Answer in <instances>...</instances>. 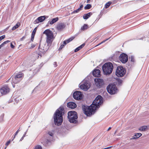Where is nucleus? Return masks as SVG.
I'll return each mask as SVG.
<instances>
[{
	"mask_svg": "<svg viewBox=\"0 0 149 149\" xmlns=\"http://www.w3.org/2000/svg\"><path fill=\"white\" fill-rule=\"evenodd\" d=\"M92 7V6L90 4H87L86 6L84 7L85 10H88L91 8Z\"/></svg>",
	"mask_w": 149,
	"mask_h": 149,
	"instance_id": "obj_25",
	"label": "nucleus"
},
{
	"mask_svg": "<svg viewBox=\"0 0 149 149\" xmlns=\"http://www.w3.org/2000/svg\"><path fill=\"white\" fill-rule=\"evenodd\" d=\"M147 129V126H143L141 127H140L139 128V130L140 131H146Z\"/></svg>",
	"mask_w": 149,
	"mask_h": 149,
	"instance_id": "obj_22",
	"label": "nucleus"
},
{
	"mask_svg": "<svg viewBox=\"0 0 149 149\" xmlns=\"http://www.w3.org/2000/svg\"><path fill=\"white\" fill-rule=\"evenodd\" d=\"M73 97L75 100H80L82 99V94L80 91H76L73 93Z\"/></svg>",
	"mask_w": 149,
	"mask_h": 149,
	"instance_id": "obj_11",
	"label": "nucleus"
},
{
	"mask_svg": "<svg viewBox=\"0 0 149 149\" xmlns=\"http://www.w3.org/2000/svg\"><path fill=\"white\" fill-rule=\"evenodd\" d=\"M65 113V110L63 106H61L55 111L53 115V118L55 124L60 126L63 122V116Z\"/></svg>",
	"mask_w": 149,
	"mask_h": 149,
	"instance_id": "obj_3",
	"label": "nucleus"
},
{
	"mask_svg": "<svg viewBox=\"0 0 149 149\" xmlns=\"http://www.w3.org/2000/svg\"><path fill=\"white\" fill-rule=\"evenodd\" d=\"M96 86L98 88H100L103 86L104 84L103 80L102 79L96 78L94 79Z\"/></svg>",
	"mask_w": 149,
	"mask_h": 149,
	"instance_id": "obj_10",
	"label": "nucleus"
},
{
	"mask_svg": "<svg viewBox=\"0 0 149 149\" xmlns=\"http://www.w3.org/2000/svg\"><path fill=\"white\" fill-rule=\"evenodd\" d=\"M1 47L0 46V49L1 48Z\"/></svg>",
	"mask_w": 149,
	"mask_h": 149,
	"instance_id": "obj_57",
	"label": "nucleus"
},
{
	"mask_svg": "<svg viewBox=\"0 0 149 149\" xmlns=\"http://www.w3.org/2000/svg\"><path fill=\"white\" fill-rule=\"evenodd\" d=\"M43 34H45L47 36L46 42L47 44L44 45V46H42L41 48H40L41 46L40 44L38 49L40 52L45 53L48 50L52 45L53 40L54 34L53 32L49 29L45 31Z\"/></svg>",
	"mask_w": 149,
	"mask_h": 149,
	"instance_id": "obj_2",
	"label": "nucleus"
},
{
	"mask_svg": "<svg viewBox=\"0 0 149 149\" xmlns=\"http://www.w3.org/2000/svg\"><path fill=\"white\" fill-rule=\"evenodd\" d=\"M119 59L122 63H125L128 61V56L125 54L123 53L120 55Z\"/></svg>",
	"mask_w": 149,
	"mask_h": 149,
	"instance_id": "obj_8",
	"label": "nucleus"
},
{
	"mask_svg": "<svg viewBox=\"0 0 149 149\" xmlns=\"http://www.w3.org/2000/svg\"><path fill=\"white\" fill-rule=\"evenodd\" d=\"M48 16H41L38 17L34 21L35 24H38L43 21L46 18H47Z\"/></svg>",
	"mask_w": 149,
	"mask_h": 149,
	"instance_id": "obj_13",
	"label": "nucleus"
},
{
	"mask_svg": "<svg viewBox=\"0 0 149 149\" xmlns=\"http://www.w3.org/2000/svg\"><path fill=\"white\" fill-rule=\"evenodd\" d=\"M65 45L64 44H63V43L62 44V45H61L60 46V47H59V50H60L63 47L65 46V45Z\"/></svg>",
	"mask_w": 149,
	"mask_h": 149,
	"instance_id": "obj_35",
	"label": "nucleus"
},
{
	"mask_svg": "<svg viewBox=\"0 0 149 149\" xmlns=\"http://www.w3.org/2000/svg\"><path fill=\"white\" fill-rule=\"evenodd\" d=\"M75 38V37H72L68 39L65 40L63 41V44L65 45H66L67 43L69 42L70 41H72Z\"/></svg>",
	"mask_w": 149,
	"mask_h": 149,
	"instance_id": "obj_21",
	"label": "nucleus"
},
{
	"mask_svg": "<svg viewBox=\"0 0 149 149\" xmlns=\"http://www.w3.org/2000/svg\"><path fill=\"white\" fill-rule=\"evenodd\" d=\"M20 127L17 130V131L15 132V135L13 137V139H12V141L13 140V139H14V138H15V136H16L18 134V133L20 131Z\"/></svg>",
	"mask_w": 149,
	"mask_h": 149,
	"instance_id": "obj_30",
	"label": "nucleus"
},
{
	"mask_svg": "<svg viewBox=\"0 0 149 149\" xmlns=\"http://www.w3.org/2000/svg\"><path fill=\"white\" fill-rule=\"evenodd\" d=\"M66 26V24L65 23H58L57 24L56 28L58 31H61L65 28Z\"/></svg>",
	"mask_w": 149,
	"mask_h": 149,
	"instance_id": "obj_12",
	"label": "nucleus"
},
{
	"mask_svg": "<svg viewBox=\"0 0 149 149\" xmlns=\"http://www.w3.org/2000/svg\"><path fill=\"white\" fill-rule=\"evenodd\" d=\"M58 20V17H56L55 18H53L51 21H49L48 22L47 24V26H48L49 25V24H50L52 25L54 23L56 22Z\"/></svg>",
	"mask_w": 149,
	"mask_h": 149,
	"instance_id": "obj_18",
	"label": "nucleus"
},
{
	"mask_svg": "<svg viewBox=\"0 0 149 149\" xmlns=\"http://www.w3.org/2000/svg\"><path fill=\"white\" fill-rule=\"evenodd\" d=\"M111 38V37H110L109 38H107V39L106 40H104L103 41H102V42L101 43H100L99 44H98V45H96V46H98L101 44H102V43L104 42H105L106 41L108 40L109 39H110V38Z\"/></svg>",
	"mask_w": 149,
	"mask_h": 149,
	"instance_id": "obj_31",
	"label": "nucleus"
},
{
	"mask_svg": "<svg viewBox=\"0 0 149 149\" xmlns=\"http://www.w3.org/2000/svg\"><path fill=\"white\" fill-rule=\"evenodd\" d=\"M41 143L45 146H48L50 145L51 144V141L48 139L46 140L45 141L42 142Z\"/></svg>",
	"mask_w": 149,
	"mask_h": 149,
	"instance_id": "obj_19",
	"label": "nucleus"
},
{
	"mask_svg": "<svg viewBox=\"0 0 149 149\" xmlns=\"http://www.w3.org/2000/svg\"><path fill=\"white\" fill-rule=\"evenodd\" d=\"M27 131V130L24 134L23 135V137H24L25 136V135H26V134Z\"/></svg>",
	"mask_w": 149,
	"mask_h": 149,
	"instance_id": "obj_49",
	"label": "nucleus"
},
{
	"mask_svg": "<svg viewBox=\"0 0 149 149\" xmlns=\"http://www.w3.org/2000/svg\"><path fill=\"white\" fill-rule=\"evenodd\" d=\"M91 0H87V3H89V1H90Z\"/></svg>",
	"mask_w": 149,
	"mask_h": 149,
	"instance_id": "obj_54",
	"label": "nucleus"
},
{
	"mask_svg": "<svg viewBox=\"0 0 149 149\" xmlns=\"http://www.w3.org/2000/svg\"><path fill=\"white\" fill-rule=\"evenodd\" d=\"M10 91V89L8 86H5L0 89V92L2 95L8 93Z\"/></svg>",
	"mask_w": 149,
	"mask_h": 149,
	"instance_id": "obj_9",
	"label": "nucleus"
},
{
	"mask_svg": "<svg viewBox=\"0 0 149 149\" xmlns=\"http://www.w3.org/2000/svg\"><path fill=\"white\" fill-rule=\"evenodd\" d=\"M42 147L40 145H37L36 146L35 148L34 149H42Z\"/></svg>",
	"mask_w": 149,
	"mask_h": 149,
	"instance_id": "obj_33",
	"label": "nucleus"
},
{
	"mask_svg": "<svg viewBox=\"0 0 149 149\" xmlns=\"http://www.w3.org/2000/svg\"><path fill=\"white\" fill-rule=\"evenodd\" d=\"M111 127H109V128L108 129L107 131H109L111 129Z\"/></svg>",
	"mask_w": 149,
	"mask_h": 149,
	"instance_id": "obj_53",
	"label": "nucleus"
},
{
	"mask_svg": "<svg viewBox=\"0 0 149 149\" xmlns=\"http://www.w3.org/2000/svg\"><path fill=\"white\" fill-rule=\"evenodd\" d=\"M142 135V134L141 133H136L134 135V136H136V137L137 138H139Z\"/></svg>",
	"mask_w": 149,
	"mask_h": 149,
	"instance_id": "obj_28",
	"label": "nucleus"
},
{
	"mask_svg": "<svg viewBox=\"0 0 149 149\" xmlns=\"http://www.w3.org/2000/svg\"><path fill=\"white\" fill-rule=\"evenodd\" d=\"M136 136H134V135L133 136V137L132 138H131V139H137V138H136Z\"/></svg>",
	"mask_w": 149,
	"mask_h": 149,
	"instance_id": "obj_46",
	"label": "nucleus"
},
{
	"mask_svg": "<svg viewBox=\"0 0 149 149\" xmlns=\"http://www.w3.org/2000/svg\"><path fill=\"white\" fill-rule=\"evenodd\" d=\"M88 28V25L87 24H84V26L81 27V29L82 30L84 31Z\"/></svg>",
	"mask_w": 149,
	"mask_h": 149,
	"instance_id": "obj_24",
	"label": "nucleus"
},
{
	"mask_svg": "<svg viewBox=\"0 0 149 149\" xmlns=\"http://www.w3.org/2000/svg\"><path fill=\"white\" fill-rule=\"evenodd\" d=\"M111 3V2L109 1L107 3L105 6V8H108Z\"/></svg>",
	"mask_w": 149,
	"mask_h": 149,
	"instance_id": "obj_27",
	"label": "nucleus"
},
{
	"mask_svg": "<svg viewBox=\"0 0 149 149\" xmlns=\"http://www.w3.org/2000/svg\"><path fill=\"white\" fill-rule=\"evenodd\" d=\"M126 70L123 67L119 66L117 67L116 70V75L118 77H122L125 74Z\"/></svg>",
	"mask_w": 149,
	"mask_h": 149,
	"instance_id": "obj_7",
	"label": "nucleus"
},
{
	"mask_svg": "<svg viewBox=\"0 0 149 149\" xmlns=\"http://www.w3.org/2000/svg\"><path fill=\"white\" fill-rule=\"evenodd\" d=\"M81 49L80 48V47H79L77 48L74 50V52H77L79 51Z\"/></svg>",
	"mask_w": 149,
	"mask_h": 149,
	"instance_id": "obj_38",
	"label": "nucleus"
},
{
	"mask_svg": "<svg viewBox=\"0 0 149 149\" xmlns=\"http://www.w3.org/2000/svg\"><path fill=\"white\" fill-rule=\"evenodd\" d=\"M10 141H11L10 140L9 141H7L6 144V146H8L9 145V144L10 143Z\"/></svg>",
	"mask_w": 149,
	"mask_h": 149,
	"instance_id": "obj_42",
	"label": "nucleus"
},
{
	"mask_svg": "<svg viewBox=\"0 0 149 149\" xmlns=\"http://www.w3.org/2000/svg\"><path fill=\"white\" fill-rule=\"evenodd\" d=\"M85 45V43H83L81 45L79 46V47H80V49L82 48Z\"/></svg>",
	"mask_w": 149,
	"mask_h": 149,
	"instance_id": "obj_39",
	"label": "nucleus"
},
{
	"mask_svg": "<svg viewBox=\"0 0 149 149\" xmlns=\"http://www.w3.org/2000/svg\"><path fill=\"white\" fill-rule=\"evenodd\" d=\"M96 102L94 101L92 104L90 106H88L85 105L83 104L82 105V108L84 113L88 116H90L94 114L95 110L99 107V106L102 103V97L100 95H98L96 98Z\"/></svg>",
	"mask_w": 149,
	"mask_h": 149,
	"instance_id": "obj_1",
	"label": "nucleus"
},
{
	"mask_svg": "<svg viewBox=\"0 0 149 149\" xmlns=\"http://www.w3.org/2000/svg\"><path fill=\"white\" fill-rule=\"evenodd\" d=\"M10 46L12 48H14L15 46L12 44V43H11Z\"/></svg>",
	"mask_w": 149,
	"mask_h": 149,
	"instance_id": "obj_45",
	"label": "nucleus"
},
{
	"mask_svg": "<svg viewBox=\"0 0 149 149\" xmlns=\"http://www.w3.org/2000/svg\"><path fill=\"white\" fill-rule=\"evenodd\" d=\"M67 106L69 108L73 109L77 107V105L74 102H70L67 103Z\"/></svg>",
	"mask_w": 149,
	"mask_h": 149,
	"instance_id": "obj_16",
	"label": "nucleus"
},
{
	"mask_svg": "<svg viewBox=\"0 0 149 149\" xmlns=\"http://www.w3.org/2000/svg\"><path fill=\"white\" fill-rule=\"evenodd\" d=\"M68 118L69 121L70 123L76 124L78 123L77 120L78 118L77 113L74 111H70L68 113Z\"/></svg>",
	"mask_w": 149,
	"mask_h": 149,
	"instance_id": "obj_4",
	"label": "nucleus"
},
{
	"mask_svg": "<svg viewBox=\"0 0 149 149\" xmlns=\"http://www.w3.org/2000/svg\"><path fill=\"white\" fill-rule=\"evenodd\" d=\"M5 45L3 43V42L2 44H1V45H0V46L1 47H3V45Z\"/></svg>",
	"mask_w": 149,
	"mask_h": 149,
	"instance_id": "obj_51",
	"label": "nucleus"
},
{
	"mask_svg": "<svg viewBox=\"0 0 149 149\" xmlns=\"http://www.w3.org/2000/svg\"><path fill=\"white\" fill-rule=\"evenodd\" d=\"M35 46H36L35 45L33 44H32L31 45V46L30 47V48H30V49H33V48H34L35 47Z\"/></svg>",
	"mask_w": 149,
	"mask_h": 149,
	"instance_id": "obj_41",
	"label": "nucleus"
},
{
	"mask_svg": "<svg viewBox=\"0 0 149 149\" xmlns=\"http://www.w3.org/2000/svg\"><path fill=\"white\" fill-rule=\"evenodd\" d=\"M54 130H52L51 131H49L48 132V134L50 136L52 137H53V136L54 135Z\"/></svg>",
	"mask_w": 149,
	"mask_h": 149,
	"instance_id": "obj_26",
	"label": "nucleus"
},
{
	"mask_svg": "<svg viewBox=\"0 0 149 149\" xmlns=\"http://www.w3.org/2000/svg\"><path fill=\"white\" fill-rule=\"evenodd\" d=\"M112 147V146H109V147H108L107 148H106L107 149H109L110 148H111Z\"/></svg>",
	"mask_w": 149,
	"mask_h": 149,
	"instance_id": "obj_52",
	"label": "nucleus"
},
{
	"mask_svg": "<svg viewBox=\"0 0 149 149\" xmlns=\"http://www.w3.org/2000/svg\"><path fill=\"white\" fill-rule=\"evenodd\" d=\"M35 35L34 34H31V40L32 42H33V40Z\"/></svg>",
	"mask_w": 149,
	"mask_h": 149,
	"instance_id": "obj_36",
	"label": "nucleus"
},
{
	"mask_svg": "<svg viewBox=\"0 0 149 149\" xmlns=\"http://www.w3.org/2000/svg\"><path fill=\"white\" fill-rule=\"evenodd\" d=\"M130 58L131 59V62H135V59L134 58V56H130Z\"/></svg>",
	"mask_w": 149,
	"mask_h": 149,
	"instance_id": "obj_32",
	"label": "nucleus"
},
{
	"mask_svg": "<svg viewBox=\"0 0 149 149\" xmlns=\"http://www.w3.org/2000/svg\"><path fill=\"white\" fill-rule=\"evenodd\" d=\"M117 132V130H116L115 131V132H114V134H115Z\"/></svg>",
	"mask_w": 149,
	"mask_h": 149,
	"instance_id": "obj_55",
	"label": "nucleus"
},
{
	"mask_svg": "<svg viewBox=\"0 0 149 149\" xmlns=\"http://www.w3.org/2000/svg\"><path fill=\"white\" fill-rule=\"evenodd\" d=\"M37 27H36L34 29H33L32 34H34V35H35V34L36 33V31L37 30Z\"/></svg>",
	"mask_w": 149,
	"mask_h": 149,
	"instance_id": "obj_34",
	"label": "nucleus"
},
{
	"mask_svg": "<svg viewBox=\"0 0 149 149\" xmlns=\"http://www.w3.org/2000/svg\"><path fill=\"white\" fill-rule=\"evenodd\" d=\"M24 138V137H23V136H22V137L20 139L19 141H22L23 139Z\"/></svg>",
	"mask_w": 149,
	"mask_h": 149,
	"instance_id": "obj_50",
	"label": "nucleus"
},
{
	"mask_svg": "<svg viewBox=\"0 0 149 149\" xmlns=\"http://www.w3.org/2000/svg\"><path fill=\"white\" fill-rule=\"evenodd\" d=\"M54 67H56L57 66V63L56 62H54Z\"/></svg>",
	"mask_w": 149,
	"mask_h": 149,
	"instance_id": "obj_47",
	"label": "nucleus"
},
{
	"mask_svg": "<svg viewBox=\"0 0 149 149\" xmlns=\"http://www.w3.org/2000/svg\"><path fill=\"white\" fill-rule=\"evenodd\" d=\"M102 149H107L106 148H105Z\"/></svg>",
	"mask_w": 149,
	"mask_h": 149,
	"instance_id": "obj_56",
	"label": "nucleus"
},
{
	"mask_svg": "<svg viewBox=\"0 0 149 149\" xmlns=\"http://www.w3.org/2000/svg\"><path fill=\"white\" fill-rule=\"evenodd\" d=\"M107 92L111 94H114L116 92L117 88L114 84H110L107 87Z\"/></svg>",
	"mask_w": 149,
	"mask_h": 149,
	"instance_id": "obj_6",
	"label": "nucleus"
},
{
	"mask_svg": "<svg viewBox=\"0 0 149 149\" xmlns=\"http://www.w3.org/2000/svg\"><path fill=\"white\" fill-rule=\"evenodd\" d=\"M117 81L118 84L119 85H120L123 82L122 80L119 78L117 79Z\"/></svg>",
	"mask_w": 149,
	"mask_h": 149,
	"instance_id": "obj_29",
	"label": "nucleus"
},
{
	"mask_svg": "<svg viewBox=\"0 0 149 149\" xmlns=\"http://www.w3.org/2000/svg\"><path fill=\"white\" fill-rule=\"evenodd\" d=\"M80 7L79 8V9H80L81 10V9L83 8V4H81V3L80 4Z\"/></svg>",
	"mask_w": 149,
	"mask_h": 149,
	"instance_id": "obj_43",
	"label": "nucleus"
},
{
	"mask_svg": "<svg viewBox=\"0 0 149 149\" xmlns=\"http://www.w3.org/2000/svg\"><path fill=\"white\" fill-rule=\"evenodd\" d=\"M80 10H81L80 9H79V8L77 9L76 10L74 11L73 13H77Z\"/></svg>",
	"mask_w": 149,
	"mask_h": 149,
	"instance_id": "obj_40",
	"label": "nucleus"
},
{
	"mask_svg": "<svg viewBox=\"0 0 149 149\" xmlns=\"http://www.w3.org/2000/svg\"><path fill=\"white\" fill-rule=\"evenodd\" d=\"M100 71L99 69H95L93 72V74L95 77H100Z\"/></svg>",
	"mask_w": 149,
	"mask_h": 149,
	"instance_id": "obj_17",
	"label": "nucleus"
},
{
	"mask_svg": "<svg viewBox=\"0 0 149 149\" xmlns=\"http://www.w3.org/2000/svg\"><path fill=\"white\" fill-rule=\"evenodd\" d=\"M10 42V41H9V40H6V41H4L3 42V43L4 44H6V43L9 42Z\"/></svg>",
	"mask_w": 149,
	"mask_h": 149,
	"instance_id": "obj_44",
	"label": "nucleus"
},
{
	"mask_svg": "<svg viewBox=\"0 0 149 149\" xmlns=\"http://www.w3.org/2000/svg\"><path fill=\"white\" fill-rule=\"evenodd\" d=\"M5 38V35H4L0 37V42Z\"/></svg>",
	"mask_w": 149,
	"mask_h": 149,
	"instance_id": "obj_37",
	"label": "nucleus"
},
{
	"mask_svg": "<svg viewBox=\"0 0 149 149\" xmlns=\"http://www.w3.org/2000/svg\"><path fill=\"white\" fill-rule=\"evenodd\" d=\"M92 14L93 13L91 12H89L87 14H84L83 16V18L84 19H87L90 17Z\"/></svg>",
	"mask_w": 149,
	"mask_h": 149,
	"instance_id": "obj_20",
	"label": "nucleus"
},
{
	"mask_svg": "<svg viewBox=\"0 0 149 149\" xmlns=\"http://www.w3.org/2000/svg\"><path fill=\"white\" fill-rule=\"evenodd\" d=\"M20 25V23L19 22H18L14 26L12 29V30H14L18 28Z\"/></svg>",
	"mask_w": 149,
	"mask_h": 149,
	"instance_id": "obj_23",
	"label": "nucleus"
},
{
	"mask_svg": "<svg viewBox=\"0 0 149 149\" xmlns=\"http://www.w3.org/2000/svg\"><path fill=\"white\" fill-rule=\"evenodd\" d=\"M23 74H17L13 79V82L15 83H17L21 80V78L22 77Z\"/></svg>",
	"mask_w": 149,
	"mask_h": 149,
	"instance_id": "obj_14",
	"label": "nucleus"
},
{
	"mask_svg": "<svg viewBox=\"0 0 149 149\" xmlns=\"http://www.w3.org/2000/svg\"><path fill=\"white\" fill-rule=\"evenodd\" d=\"M25 36L23 37L22 38L20 39V40L22 41L25 38Z\"/></svg>",
	"mask_w": 149,
	"mask_h": 149,
	"instance_id": "obj_48",
	"label": "nucleus"
},
{
	"mask_svg": "<svg viewBox=\"0 0 149 149\" xmlns=\"http://www.w3.org/2000/svg\"><path fill=\"white\" fill-rule=\"evenodd\" d=\"M90 87V86H89V84L86 83H84V84L81 85L80 86V88L85 91H87L88 89Z\"/></svg>",
	"mask_w": 149,
	"mask_h": 149,
	"instance_id": "obj_15",
	"label": "nucleus"
},
{
	"mask_svg": "<svg viewBox=\"0 0 149 149\" xmlns=\"http://www.w3.org/2000/svg\"><path fill=\"white\" fill-rule=\"evenodd\" d=\"M113 65L111 62L105 63L102 66V69L104 74H109L113 71Z\"/></svg>",
	"mask_w": 149,
	"mask_h": 149,
	"instance_id": "obj_5",
	"label": "nucleus"
}]
</instances>
